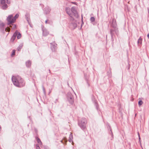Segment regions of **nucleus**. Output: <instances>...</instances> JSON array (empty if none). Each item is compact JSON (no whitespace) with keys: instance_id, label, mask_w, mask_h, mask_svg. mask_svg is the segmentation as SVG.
Returning a JSON list of instances; mask_svg holds the SVG:
<instances>
[{"instance_id":"1","label":"nucleus","mask_w":149,"mask_h":149,"mask_svg":"<svg viewBox=\"0 0 149 149\" xmlns=\"http://www.w3.org/2000/svg\"><path fill=\"white\" fill-rule=\"evenodd\" d=\"M12 80L14 85L17 87L21 88L25 85V83L23 80L19 76H13Z\"/></svg>"},{"instance_id":"2","label":"nucleus","mask_w":149,"mask_h":149,"mask_svg":"<svg viewBox=\"0 0 149 149\" xmlns=\"http://www.w3.org/2000/svg\"><path fill=\"white\" fill-rule=\"evenodd\" d=\"M87 120L85 118H82L78 122V125L81 129L84 130L86 128Z\"/></svg>"},{"instance_id":"3","label":"nucleus","mask_w":149,"mask_h":149,"mask_svg":"<svg viewBox=\"0 0 149 149\" xmlns=\"http://www.w3.org/2000/svg\"><path fill=\"white\" fill-rule=\"evenodd\" d=\"M13 15H10L8 16L7 20L8 22V25L11 24L15 22V19H13Z\"/></svg>"},{"instance_id":"4","label":"nucleus","mask_w":149,"mask_h":149,"mask_svg":"<svg viewBox=\"0 0 149 149\" xmlns=\"http://www.w3.org/2000/svg\"><path fill=\"white\" fill-rule=\"evenodd\" d=\"M0 6L3 10H6L8 7L5 0H0Z\"/></svg>"},{"instance_id":"5","label":"nucleus","mask_w":149,"mask_h":149,"mask_svg":"<svg viewBox=\"0 0 149 149\" xmlns=\"http://www.w3.org/2000/svg\"><path fill=\"white\" fill-rule=\"evenodd\" d=\"M67 98L70 103L72 104L74 102V98L73 96L71 93H70L68 94Z\"/></svg>"},{"instance_id":"6","label":"nucleus","mask_w":149,"mask_h":149,"mask_svg":"<svg viewBox=\"0 0 149 149\" xmlns=\"http://www.w3.org/2000/svg\"><path fill=\"white\" fill-rule=\"evenodd\" d=\"M118 32V30L117 28H115L114 29H110V33L112 39H113V36L114 35L115 33L117 35Z\"/></svg>"},{"instance_id":"7","label":"nucleus","mask_w":149,"mask_h":149,"mask_svg":"<svg viewBox=\"0 0 149 149\" xmlns=\"http://www.w3.org/2000/svg\"><path fill=\"white\" fill-rule=\"evenodd\" d=\"M51 49L52 52H55L57 49V44L54 42L50 43Z\"/></svg>"},{"instance_id":"8","label":"nucleus","mask_w":149,"mask_h":149,"mask_svg":"<svg viewBox=\"0 0 149 149\" xmlns=\"http://www.w3.org/2000/svg\"><path fill=\"white\" fill-rule=\"evenodd\" d=\"M42 31L43 35L44 36H46L49 34V32L47 29L43 26H42Z\"/></svg>"},{"instance_id":"9","label":"nucleus","mask_w":149,"mask_h":149,"mask_svg":"<svg viewBox=\"0 0 149 149\" xmlns=\"http://www.w3.org/2000/svg\"><path fill=\"white\" fill-rule=\"evenodd\" d=\"M5 24L0 21V30L1 32H3L4 30Z\"/></svg>"},{"instance_id":"10","label":"nucleus","mask_w":149,"mask_h":149,"mask_svg":"<svg viewBox=\"0 0 149 149\" xmlns=\"http://www.w3.org/2000/svg\"><path fill=\"white\" fill-rule=\"evenodd\" d=\"M67 13L71 17H72V14L71 11H70V9L69 7H67L66 8L65 10Z\"/></svg>"},{"instance_id":"11","label":"nucleus","mask_w":149,"mask_h":149,"mask_svg":"<svg viewBox=\"0 0 149 149\" xmlns=\"http://www.w3.org/2000/svg\"><path fill=\"white\" fill-rule=\"evenodd\" d=\"M71 11L72 13H73L75 16H76L77 15V13L75 7H72L71 8Z\"/></svg>"},{"instance_id":"12","label":"nucleus","mask_w":149,"mask_h":149,"mask_svg":"<svg viewBox=\"0 0 149 149\" xmlns=\"http://www.w3.org/2000/svg\"><path fill=\"white\" fill-rule=\"evenodd\" d=\"M44 11V13L46 15L49 13L50 11V9L48 6L46 7Z\"/></svg>"},{"instance_id":"13","label":"nucleus","mask_w":149,"mask_h":149,"mask_svg":"<svg viewBox=\"0 0 149 149\" xmlns=\"http://www.w3.org/2000/svg\"><path fill=\"white\" fill-rule=\"evenodd\" d=\"M17 36V33L16 32H15V33H14L13 35L11 37V39H10V41L12 42H13V41L15 40L16 36Z\"/></svg>"},{"instance_id":"14","label":"nucleus","mask_w":149,"mask_h":149,"mask_svg":"<svg viewBox=\"0 0 149 149\" xmlns=\"http://www.w3.org/2000/svg\"><path fill=\"white\" fill-rule=\"evenodd\" d=\"M142 41V38L141 37H140L139 38L138 40L137 44L138 45H141Z\"/></svg>"},{"instance_id":"15","label":"nucleus","mask_w":149,"mask_h":149,"mask_svg":"<svg viewBox=\"0 0 149 149\" xmlns=\"http://www.w3.org/2000/svg\"><path fill=\"white\" fill-rule=\"evenodd\" d=\"M73 135L72 133H70V134L69 139H68V141L70 142H72V139H73Z\"/></svg>"},{"instance_id":"16","label":"nucleus","mask_w":149,"mask_h":149,"mask_svg":"<svg viewBox=\"0 0 149 149\" xmlns=\"http://www.w3.org/2000/svg\"><path fill=\"white\" fill-rule=\"evenodd\" d=\"M15 32L17 33V39L20 38L21 37V33L17 31H16Z\"/></svg>"},{"instance_id":"17","label":"nucleus","mask_w":149,"mask_h":149,"mask_svg":"<svg viewBox=\"0 0 149 149\" xmlns=\"http://www.w3.org/2000/svg\"><path fill=\"white\" fill-rule=\"evenodd\" d=\"M31 62L30 61H28L26 63V65L27 67H29L31 65Z\"/></svg>"},{"instance_id":"18","label":"nucleus","mask_w":149,"mask_h":149,"mask_svg":"<svg viewBox=\"0 0 149 149\" xmlns=\"http://www.w3.org/2000/svg\"><path fill=\"white\" fill-rule=\"evenodd\" d=\"M36 139L37 142L39 143L40 145H42V142L39 138L37 137L36 138Z\"/></svg>"},{"instance_id":"19","label":"nucleus","mask_w":149,"mask_h":149,"mask_svg":"<svg viewBox=\"0 0 149 149\" xmlns=\"http://www.w3.org/2000/svg\"><path fill=\"white\" fill-rule=\"evenodd\" d=\"M111 26L114 29L116 28L117 24L116 22L112 23L111 24Z\"/></svg>"},{"instance_id":"20","label":"nucleus","mask_w":149,"mask_h":149,"mask_svg":"<svg viewBox=\"0 0 149 149\" xmlns=\"http://www.w3.org/2000/svg\"><path fill=\"white\" fill-rule=\"evenodd\" d=\"M25 17L27 21L29 22V13H26L25 15Z\"/></svg>"},{"instance_id":"21","label":"nucleus","mask_w":149,"mask_h":149,"mask_svg":"<svg viewBox=\"0 0 149 149\" xmlns=\"http://www.w3.org/2000/svg\"><path fill=\"white\" fill-rule=\"evenodd\" d=\"M63 140L64 141V142L66 143V142H67L66 138V137H64L63 139V140L61 141V142L63 143H64V142H63Z\"/></svg>"},{"instance_id":"22","label":"nucleus","mask_w":149,"mask_h":149,"mask_svg":"<svg viewBox=\"0 0 149 149\" xmlns=\"http://www.w3.org/2000/svg\"><path fill=\"white\" fill-rule=\"evenodd\" d=\"M71 25L73 26L74 29L76 28L77 27V24L75 23H72L71 24Z\"/></svg>"},{"instance_id":"23","label":"nucleus","mask_w":149,"mask_h":149,"mask_svg":"<svg viewBox=\"0 0 149 149\" xmlns=\"http://www.w3.org/2000/svg\"><path fill=\"white\" fill-rule=\"evenodd\" d=\"M91 21L92 22H94L95 21V18L94 17H91L90 18Z\"/></svg>"},{"instance_id":"24","label":"nucleus","mask_w":149,"mask_h":149,"mask_svg":"<svg viewBox=\"0 0 149 149\" xmlns=\"http://www.w3.org/2000/svg\"><path fill=\"white\" fill-rule=\"evenodd\" d=\"M143 103V101L141 100H139L138 102V104L139 106H140L141 105H142Z\"/></svg>"},{"instance_id":"25","label":"nucleus","mask_w":149,"mask_h":149,"mask_svg":"<svg viewBox=\"0 0 149 149\" xmlns=\"http://www.w3.org/2000/svg\"><path fill=\"white\" fill-rule=\"evenodd\" d=\"M19 16V15H18V14H16L14 16V17H13V19H15V20H16V19Z\"/></svg>"},{"instance_id":"26","label":"nucleus","mask_w":149,"mask_h":149,"mask_svg":"<svg viewBox=\"0 0 149 149\" xmlns=\"http://www.w3.org/2000/svg\"><path fill=\"white\" fill-rule=\"evenodd\" d=\"M5 2H6V3L8 4H9L10 3V0H5Z\"/></svg>"},{"instance_id":"27","label":"nucleus","mask_w":149,"mask_h":149,"mask_svg":"<svg viewBox=\"0 0 149 149\" xmlns=\"http://www.w3.org/2000/svg\"><path fill=\"white\" fill-rule=\"evenodd\" d=\"M10 26L13 29H14L16 27V25H13L12 26L10 25Z\"/></svg>"},{"instance_id":"28","label":"nucleus","mask_w":149,"mask_h":149,"mask_svg":"<svg viewBox=\"0 0 149 149\" xmlns=\"http://www.w3.org/2000/svg\"><path fill=\"white\" fill-rule=\"evenodd\" d=\"M15 50H13V52H12V54H11V56H13V55H15Z\"/></svg>"},{"instance_id":"29","label":"nucleus","mask_w":149,"mask_h":149,"mask_svg":"<svg viewBox=\"0 0 149 149\" xmlns=\"http://www.w3.org/2000/svg\"><path fill=\"white\" fill-rule=\"evenodd\" d=\"M86 84L88 87H89L90 86V84L89 83V81L88 80H86Z\"/></svg>"},{"instance_id":"30","label":"nucleus","mask_w":149,"mask_h":149,"mask_svg":"<svg viewBox=\"0 0 149 149\" xmlns=\"http://www.w3.org/2000/svg\"><path fill=\"white\" fill-rule=\"evenodd\" d=\"M10 29L8 27L7 28H6L5 29V31H6L9 32L10 31Z\"/></svg>"},{"instance_id":"31","label":"nucleus","mask_w":149,"mask_h":149,"mask_svg":"<svg viewBox=\"0 0 149 149\" xmlns=\"http://www.w3.org/2000/svg\"><path fill=\"white\" fill-rule=\"evenodd\" d=\"M42 88L44 93L45 94L46 93V91L45 88L43 86H42Z\"/></svg>"},{"instance_id":"32","label":"nucleus","mask_w":149,"mask_h":149,"mask_svg":"<svg viewBox=\"0 0 149 149\" xmlns=\"http://www.w3.org/2000/svg\"><path fill=\"white\" fill-rule=\"evenodd\" d=\"M22 47L21 46H19V47H18L17 48V49L18 51H20L21 49L22 48Z\"/></svg>"},{"instance_id":"33","label":"nucleus","mask_w":149,"mask_h":149,"mask_svg":"<svg viewBox=\"0 0 149 149\" xmlns=\"http://www.w3.org/2000/svg\"><path fill=\"white\" fill-rule=\"evenodd\" d=\"M36 149H40V148L38 144H36Z\"/></svg>"},{"instance_id":"34","label":"nucleus","mask_w":149,"mask_h":149,"mask_svg":"<svg viewBox=\"0 0 149 149\" xmlns=\"http://www.w3.org/2000/svg\"><path fill=\"white\" fill-rule=\"evenodd\" d=\"M114 23V22H116V20L115 19H112V23Z\"/></svg>"},{"instance_id":"35","label":"nucleus","mask_w":149,"mask_h":149,"mask_svg":"<svg viewBox=\"0 0 149 149\" xmlns=\"http://www.w3.org/2000/svg\"><path fill=\"white\" fill-rule=\"evenodd\" d=\"M48 21H49L48 20H47L45 21V23L46 24H47V23H49V24L50 23L49 22H48Z\"/></svg>"},{"instance_id":"36","label":"nucleus","mask_w":149,"mask_h":149,"mask_svg":"<svg viewBox=\"0 0 149 149\" xmlns=\"http://www.w3.org/2000/svg\"><path fill=\"white\" fill-rule=\"evenodd\" d=\"M71 3H72L74 4H76V2H72Z\"/></svg>"},{"instance_id":"37","label":"nucleus","mask_w":149,"mask_h":149,"mask_svg":"<svg viewBox=\"0 0 149 149\" xmlns=\"http://www.w3.org/2000/svg\"><path fill=\"white\" fill-rule=\"evenodd\" d=\"M138 135L139 137V139H140V135L139 134V132L138 133Z\"/></svg>"},{"instance_id":"38","label":"nucleus","mask_w":149,"mask_h":149,"mask_svg":"<svg viewBox=\"0 0 149 149\" xmlns=\"http://www.w3.org/2000/svg\"><path fill=\"white\" fill-rule=\"evenodd\" d=\"M147 37L149 39V33L147 35Z\"/></svg>"},{"instance_id":"39","label":"nucleus","mask_w":149,"mask_h":149,"mask_svg":"<svg viewBox=\"0 0 149 149\" xmlns=\"http://www.w3.org/2000/svg\"><path fill=\"white\" fill-rule=\"evenodd\" d=\"M110 130L111 132L112 135H113V133H112V132L111 129H110Z\"/></svg>"},{"instance_id":"40","label":"nucleus","mask_w":149,"mask_h":149,"mask_svg":"<svg viewBox=\"0 0 149 149\" xmlns=\"http://www.w3.org/2000/svg\"><path fill=\"white\" fill-rule=\"evenodd\" d=\"M148 13H149V7L148 8Z\"/></svg>"},{"instance_id":"41","label":"nucleus","mask_w":149,"mask_h":149,"mask_svg":"<svg viewBox=\"0 0 149 149\" xmlns=\"http://www.w3.org/2000/svg\"><path fill=\"white\" fill-rule=\"evenodd\" d=\"M49 73H51V71L49 69Z\"/></svg>"},{"instance_id":"42","label":"nucleus","mask_w":149,"mask_h":149,"mask_svg":"<svg viewBox=\"0 0 149 149\" xmlns=\"http://www.w3.org/2000/svg\"><path fill=\"white\" fill-rule=\"evenodd\" d=\"M72 145H73V144H74V143H73V142H72Z\"/></svg>"},{"instance_id":"43","label":"nucleus","mask_w":149,"mask_h":149,"mask_svg":"<svg viewBox=\"0 0 149 149\" xmlns=\"http://www.w3.org/2000/svg\"><path fill=\"white\" fill-rule=\"evenodd\" d=\"M96 108H97V106H96Z\"/></svg>"},{"instance_id":"44","label":"nucleus","mask_w":149,"mask_h":149,"mask_svg":"<svg viewBox=\"0 0 149 149\" xmlns=\"http://www.w3.org/2000/svg\"><path fill=\"white\" fill-rule=\"evenodd\" d=\"M1 129V127H0V130Z\"/></svg>"}]
</instances>
